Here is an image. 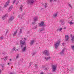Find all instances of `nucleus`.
Masks as SVG:
<instances>
[{
	"label": "nucleus",
	"instance_id": "f257e3e1",
	"mask_svg": "<svg viewBox=\"0 0 74 74\" xmlns=\"http://www.w3.org/2000/svg\"><path fill=\"white\" fill-rule=\"evenodd\" d=\"M60 40H58L56 44H55V49H57L58 48L59 45H60Z\"/></svg>",
	"mask_w": 74,
	"mask_h": 74
},
{
	"label": "nucleus",
	"instance_id": "f03ea898",
	"mask_svg": "<svg viewBox=\"0 0 74 74\" xmlns=\"http://www.w3.org/2000/svg\"><path fill=\"white\" fill-rule=\"evenodd\" d=\"M34 3V1L33 0H28L27 2L28 4H30V5H33Z\"/></svg>",
	"mask_w": 74,
	"mask_h": 74
},
{
	"label": "nucleus",
	"instance_id": "7ed1b4c3",
	"mask_svg": "<svg viewBox=\"0 0 74 74\" xmlns=\"http://www.w3.org/2000/svg\"><path fill=\"white\" fill-rule=\"evenodd\" d=\"M43 53L47 56H49V51L47 50H44L43 52Z\"/></svg>",
	"mask_w": 74,
	"mask_h": 74
},
{
	"label": "nucleus",
	"instance_id": "20e7f679",
	"mask_svg": "<svg viewBox=\"0 0 74 74\" xmlns=\"http://www.w3.org/2000/svg\"><path fill=\"white\" fill-rule=\"evenodd\" d=\"M20 42L21 45V47H23V45H25V41H23L22 40H20Z\"/></svg>",
	"mask_w": 74,
	"mask_h": 74
},
{
	"label": "nucleus",
	"instance_id": "39448f33",
	"mask_svg": "<svg viewBox=\"0 0 74 74\" xmlns=\"http://www.w3.org/2000/svg\"><path fill=\"white\" fill-rule=\"evenodd\" d=\"M52 72H55L56 71V66L55 65H52Z\"/></svg>",
	"mask_w": 74,
	"mask_h": 74
},
{
	"label": "nucleus",
	"instance_id": "423d86ee",
	"mask_svg": "<svg viewBox=\"0 0 74 74\" xmlns=\"http://www.w3.org/2000/svg\"><path fill=\"white\" fill-rule=\"evenodd\" d=\"M64 51H65L64 48L62 49V51L60 52V55H61L62 56H63V55H64Z\"/></svg>",
	"mask_w": 74,
	"mask_h": 74
},
{
	"label": "nucleus",
	"instance_id": "0eeeda50",
	"mask_svg": "<svg viewBox=\"0 0 74 74\" xmlns=\"http://www.w3.org/2000/svg\"><path fill=\"white\" fill-rule=\"evenodd\" d=\"M10 2V0H8V1L7 2L6 4L4 5L5 7H6L8 6Z\"/></svg>",
	"mask_w": 74,
	"mask_h": 74
},
{
	"label": "nucleus",
	"instance_id": "6e6552de",
	"mask_svg": "<svg viewBox=\"0 0 74 74\" xmlns=\"http://www.w3.org/2000/svg\"><path fill=\"white\" fill-rule=\"evenodd\" d=\"M40 26H43V27H45L46 25L44 24V23L43 22H41V23L40 24Z\"/></svg>",
	"mask_w": 74,
	"mask_h": 74
},
{
	"label": "nucleus",
	"instance_id": "1a4fd4ad",
	"mask_svg": "<svg viewBox=\"0 0 74 74\" xmlns=\"http://www.w3.org/2000/svg\"><path fill=\"white\" fill-rule=\"evenodd\" d=\"M7 17H8V15L6 14L5 15L3 16L2 17V19L3 20L5 19V18H6Z\"/></svg>",
	"mask_w": 74,
	"mask_h": 74
},
{
	"label": "nucleus",
	"instance_id": "9d476101",
	"mask_svg": "<svg viewBox=\"0 0 74 74\" xmlns=\"http://www.w3.org/2000/svg\"><path fill=\"white\" fill-rule=\"evenodd\" d=\"M14 16H12L10 17L9 19L10 21H12L13 19H14Z\"/></svg>",
	"mask_w": 74,
	"mask_h": 74
},
{
	"label": "nucleus",
	"instance_id": "9b49d317",
	"mask_svg": "<svg viewBox=\"0 0 74 74\" xmlns=\"http://www.w3.org/2000/svg\"><path fill=\"white\" fill-rule=\"evenodd\" d=\"M60 22H61L62 25H64V21L63 19L61 20Z\"/></svg>",
	"mask_w": 74,
	"mask_h": 74
},
{
	"label": "nucleus",
	"instance_id": "f8f14e48",
	"mask_svg": "<svg viewBox=\"0 0 74 74\" xmlns=\"http://www.w3.org/2000/svg\"><path fill=\"white\" fill-rule=\"evenodd\" d=\"M71 41H72V43H74V36H73V37L71 38Z\"/></svg>",
	"mask_w": 74,
	"mask_h": 74
},
{
	"label": "nucleus",
	"instance_id": "ddd939ff",
	"mask_svg": "<svg viewBox=\"0 0 74 74\" xmlns=\"http://www.w3.org/2000/svg\"><path fill=\"white\" fill-rule=\"evenodd\" d=\"M34 40H32L31 41L30 44L31 45H33V44H34Z\"/></svg>",
	"mask_w": 74,
	"mask_h": 74
},
{
	"label": "nucleus",
	"instance_id": "4468645a",
	"mask_svg": "<svg viewBox=\"0 0 74 74\" xmlns=\"http://www.w3.org/2000/svg\"><path fill=\"white\" fill-rule=\"evenodd\" d=\"M12 8H13V5H12L11 6L9 7L8 10L9 11H11L12 9Z\"/></svg>",
	"mask_w": 74,
	"mask_h": 74
},
{
	"label": "nucleus",
	"instance_id": "2eb2a0df",
	"mask_svg": "<svg viewBox=\"0 0 74 74\" xmlns=\"http://www.w3.org/2000/svg\"><path fill=\"white\" fill-rule=\"evenodd\" d=\"M45 59H46V61H47V60H48L50 59H51V57H45Z\"/></svg>",
	"mask_w": 74,
	"mask_h": 74
},
{
	"label": "nucleus",
	"instance_id": "dca6fc26",
	"mask_svg": "<svg viewBox=\"0 0 74 74\" xmlns=\"http://www.w3.org/2000/svg\"><path fill=\"white\" fill-rule=\"evenodd\" d=\"M65 38H66V41H67L68 40L69 38V36H68V35H67L66 36V35Z\"/></svg>",
	"mask_w": 74,
	"mask_h": 74
},
{
	"label": "nucleus",
	"instance_id": "f3484780",
	"mask_svg": "<svg viewBox=\"0 0 74 74\" xmlns=\"http://www.w3.org/2000/svg\"><path fill=\"white\" fill-rule=\"evenodd\" d=\"M17 31L18 29H17L16 31L14 32V33L13 34V36H15V35H16V34L17 33Z\"/></svg>",
	"mask_w": 74,
	"mask_h": 74
},
{
	"label": "nucleus",
	"instance_id": "a211bd4d",
	"mask_svg": "<svg viewBox=\"0 0 74 74\" xmlns=\"http://www.w3.org/2000/svg\"><path fill=\"white\" fill-rule=\"evenodd\" d=\"M26 46H25L23 48L22 51H23V52H25V50H26Z\"/></svg>",
	"mask_w": 74,
	"mask_h": 74
},
{
	"label": "nucleus",
	"instance_id": "6ab92c4d",
	"mask_svg": "<svg viewBox=\"0 0 74 74\" xmlns=\"http://www.w3.org/2000/svg\"><path fill=\"white\" fill-rule=\"evenodd\" d=\"M57 0H50V3H52V1L54 2H57Z\"/></svg>",
	"mask_w": 74,
	"mask_h": 74
},
{
	"label": "nucleus",
	"instance_id": "aec40b11",
	"mask_svg": "<svg viewBox=\"0 0 74 74\" xmlns=\"http://www.w3.org/2000/svg\"><path fill=\"white\" fill-rule=\"evenodd\" d=\"M44 28H41L39 30L40 32H42V31H43V30H44Z\"/></svg>",
	"mask_w": 74,
	"mask_h": 74
},
{
	"label": "nucleus",
	"instance_id": "412c9836",
	"mask_svg": "<svg viewBox=\"0 0 74 74\" xmlns=\"http://www.w3.org/2000/svg\"><path fill=\"white\" fill-rule=\"evenodd\" d=\"M57 15H58V13H56L55 14H53V16L54 17H56V16Z\"/></svg>",
	"mask_w": 74,
	"mask_h": 74
},
{
	"label": "nucleus",
	"instance_id": "4be33fe9",
	"mask_svg": "<svg viewBox=\"0 0 74 74\" xmlns=\"http://www.w3.org/2000/svg\"><path fill=\"white\" fill-rule=\"evenodd\" d=\"M22 7H23V6L22 5L20 7V9L21 10V11H22Z\"/></svg>",
	"mask_w": 74,
	"mask_h": 74
},
{
	"label": "nucleus",
	"instance_id": "5701e85b",
	"mask_svg": "<svg viewBox=\"0 0 74 74\" xmlns=\"http://www.w3.org/2000/svg\"><path fill=\"white\" fill-rule=\"evenodd\" d=\"M15 49H16L15 47H14L12 50V51H13V52H14V51H15Z\"/></svg>",
	"mask_w": 74,
	"mask_h": 74
},
{
	"label": "nucleus",
	"instance_id": "b1692460",
	"mask_svg": "<svg viewBox=\"0 0 74 74\" xmlns=\"http://www.w3.org/2000/svg\"><path fill=\"white\" fill-rule=\"evenodd\" d=\"M7 56H5L4 58H3V59H4V60L5 61H6L7 60Z\"/></svg>",
	"mask_w": 74,
	"mask_h": 74
},
{
	"label": "nucleus",
	"instance_id": "393cba45",
	"mask_svg": "<svg viewBox=\"0 0 74 74\" xmlns=\"http://www.w3.org/2000/svg\"><path fill=\"white\" fill-rule=\"evenodd\" d=\"M70 71H71V72H72L73 71V68H71Z\"/></svg>",
	"mask_w": 74,
	"mask_h": 74
},
{
	"label": "nucleus",
	"instance_id": "a878e982",
	"mask_svg": "<svg viewBox=\"0 0 74 74\" xmlns=\"http://www.w3.org/2000/svg\"><path fill=\"white\" fill-rule=\"evenodd\" d=\"M32 62H30L29 64V67H30V66H31V65H32Z\"/></svg>",
	"mask_w": 74,
	"mask_h": 74
},
{
	"label": "nucleus",
	"instance_id": "bb28decb",
	"mask_svg": "<svg viewBox=\"0 0 74 74\" xmlns=\"http://www.w3.org/2000/svg\"><path fill=\"white\" fill-rule=\"evenodd\" d=\"M47 3H45V8H47Z\"/></svg>",
	"mask_w": 74,
	"mask_h": 74
},
{
	"label": "nucleus",
	"instance_id": "cd10ccee",
	"mask_svg": "<svg viewBox=\"0 0 74 74\" xmlns=\"http://www.w3.org/2000/svg\"><path fill=\"white\" fill-rule=\"evenodd\" d=\"M2 54H3V55H5V54H6V53L4 52H3L2 53Z\"/></svg>",
	"mask_w": 74,
	"mask_h": 74
},
{
	"label": "nucleus",
	"instance_id": "c85d7f7f",
	"mask_svg": "<svg viewBox=\"0 0 74 74\" xmlns=\"http://www.w3.org/2000/svg\"><path fill=\"white\" fill-rule=\"evenodd\" d=\"M69 6L70 7H71V8H72V6H71V4H69Z\"/></svg>",
	"mask_w": 74,
	"mask_h": 74
},
{
	"label": "nucleus",
	"instance_id": "c756f323",
	"mask_svg": "<svg viewBox=\"0 0 74 74\" xmlns=\"http://www.w3.org/2000/svg\"><path fill=\"white\" fill-rule=\"evenodd\" d=\"M37 18H34V22H36V21H37Z\"/></svg>",
	"mask_w": 74,
	"mask_h": 74
},
{
	"label": "nucleus",
	"instance_id": "7c9ffc66",
	"mask_svg": "<svg viewBox=\"0 0 74 74\" xmlns=\"http://www.w3.org/2000/svg\"><path fill=\"white\" fill-rule=\"evenodd\" d=\"M19 33L20 34H21L22 33V29H21L20 30V32H19Z\"/></svg>",
	"mask_w": 74,
	"mask_h": 74
},
{
	"label": "nucleus",
	"instance_id": "2f4dec72",
	"mask_svg": "<svg viewBox=\"0 0 74 74\" xmlns=\"http://www.w3.org/2000/svg\"><path fill=\"white\" fill-rule=\"evenodd\" d=\"M62 30V28H60L59 29V32H60V31H61V30Z\"/></svg>",
	"mask_w": 74,
	"mask_h": 74
},
{
	"label": "nucleus",
	"instance_id": "473e14b6",
	"mask_svg": "<svg viewBox=\"0 0 74 74\" xmlns=\"http://www.w3.org/2000/svg\"><path fill=\"white\" fill-rule=\"evenodd\" d=\"M18 58H19V54H18L16 56V58L18 59Z\"/></svg>",
	"mask_w": 74,
	"mask_h": 74
},
{
	"label": "nucleus",
	"instance_id": "72a5a7b5",
	"mask_svg": "<svg viewBox=\"0 0 74 74\" xmlns=\"http://www.w3.org/2000/svg\"><path fill=\"white\" fill-rule=\"evenodd\" d=\"M70 25L73 24H74V23H72V22L71 21L70 23Z\"/></svg>",
	"mask_w": 74,
	"mask_h": 74
},
{
	"label": "nucleus",
	"instance_id": "f704fd0d",
	"mask_svg": "<svg viewBox=\"0 0 74 74\" xmlns=\"http://www.w3.org/2000/svg\"><path fill=\"white\" fill-rule=\"evenodd\" d=\"M37 28L36 27H34L33 28V29H36Z\"/></svg>",
	"mask_w": 74,
	"mask_h": 74
},
{
	"label": "nucleus",
	"instance_id": "c9c22d12",
	"mask_svg": "<svg viewBox=\"0 0 74 74\" xmlns=\"http://www.w3.org/2000/svg\"><path fill=\"white\" fill-rule=\"evenodd\" d=\"M36 53H34L33 54L32 56H34L36 55Z\"/></svg>",
	"mask_w": 74,
	"mask_h": 74
},
{
	"label": "nucleus",
	"instance_id": "e433bc0d",
	"mask_svg": "<svg viewBox=\"0 0 74 74\" xmlns=\"http://www.w3.org/2000/svg\"><path fill=\"white\" fill-rule=\"evenodd\" d=\"M35 24H36V23H35V22H32V25H35Z\"/></svg>",
	"mask_w": 74,
	"mask_h": 74
},
{
	"label": "nucleus",
	"instance_id": "4c0bfd02",
	"mask_svg": "<svg viewBox=\"0 0 74 74\" xmlns=\"http://www.w3.org/2000/svg\"><path fill=\"white\" fill-rule=\"evenodd\" d=\"M15 2H16V0H14V1L13 2V4H14V3H15Z\"/></svg>",
	"mask_w": 74,
	"mask_h": 74
},
{
	"label": "nucleus",
	"instance_id": "58836bf2",
	"mask_svg": "<svg viewBox=\"0 0 74 74\" xmlns=\"http://www.w3.org/2000/svg\"><path fill=\"white\" fill-rule=\"evenodd\" d=\"M35 66L36 69H37L38 68V66H37V65H35Z\"/></svg>",
	"mask_w": 74,
	"mask_h": 74
},
{
	"label": "nucleus",
	"instance_id": "ea45409f",
	"mask_svg": "<svg viewBox=\"0 0 74 74\" xmlns=\"http://www.w3.org/2000/svg\"><path fill=\"white\" fill-rule=\"evenodd\" d=\"M8 33V30H7L6 31V32L5 33V34H7V33Z\"/></svg>",
	"mask_w": 74,
	"mask_h": 74
},
{
	"label": "nucleus",
	"instance_id": "a19ab883",
	"mask_svg": "<svg viewBox=\"0 0 74 74\" xmlns=\"http://www.w3.org/2000/svg\"><path fill=\"white\" fill-rule=\"evenodd\" d=\"M49 69V68H46L45 69V70H48Z\"/></svg>",
	"mask_w": 74,
	"mask_h": 74
},
{
	"label": "nucleus",
	"instance_id": "79ce46f5",
	"mask_svg": "<svg viewBox=\"0 0 74 74\" xmlns=\"http://www.w3.org/2000/svg\"><path fill=\"white\" fill-rule=\"evenodd\" d=\"M72 48L74 50V46H72Z\"/></svg>",
	"mask_w": 74,
	"mask_h": 74
},
{
	"label": "nucleus",
	"instance_id": "37998d69",
	"mask_svg": "<svg viewBox=\"0 0 74 74\" xmlns=\"http://www.w3.org/2000/svg\"><path fill=\"white\" fill-rule=\"evenodd\" d=\"M18 3H19V1H18L16 3V5H17V4H18Z\"/></svg>",
	"mask_w": 74,
	"mask_h": 74
},
{
	"label": "nucleus",
	"instance_id": "c03bdc74",
	"mask_svg": "<svg viewBox=\"0 0 74 74\" xmlns=\"http://www.w3.org/2000/svg\"><path fill=\"white\" fill-rule=\"evenodd\" d=\"M20 16H21V15H18V18H21V17Z\"/></svg>",
	"mask_w": 74,
	"mask_h": 74
},
{
	"label": "nucleus",
	"instance_id": "a18cd8bd",
	"mask_svg": "<svg viewBox=\"0 0 74 74\" xmlns=\"http://www.w3.org/2000/svg\"><path fill=\"white\" fill-rule=\"evenodd\" d=\"M24 41H26V38H24Z\"/></svg>",
	"mask_w": 74,
	"mask_h": 74
},
{
	"label": "nucleus",
	"instance_id": "49530a36",
	"mask_svg": "<svg viewBox=\"0 0 74 74\" xmlns=\"http://www.w3.org/2000/svg\"><path fill=\"white\" fill-rule=\"evenodd\" d=\"M72 36L73 35H72V34L71 35V38H72V37H73Z\"/></svg>",
	"mask_w": 74,
	"mask_h": 74
},
{
	"label": "nucleus",
	"instance_id": "de8ad7c7",
	"mask_svg": "<svg viewBox=\"0 0 74 74\" xmlns=\"http://www.w3.org/2000/svg\"><path fill=\"white\" fill-rule=\"evenodd\" d=\"M0 38H1V39L2 40V39H3V37H0Z\"/></svg>",
	"mask_w": 74,
	"mask_h": 74
},
{
	"label": "nucleus",
	"instance_id": "09e8293b",
	"mask_svg": "<svg viewBox=\"0 0 74 74\" xmlns=\"http://www.w3.org/2000/svg\"><path fill=\"white\" fill-rule=\"evenodd\" d=\"M23 15H25V13H23L22 14V16H23Z\"/></svg>",
	"mask_w": 74,
	"mask_h": 74
},
{
	"label": "nucleus",
	"instance_id": "8fccbe9b",
	"mask_svg": "<svg viewBox=\"0 0 74 74\" xmlns=\"http://www.w3.org/2000/svg\"><path fill=\"white\" fill-rule=\"evenodd\" d=\"M59 29H58L57 30V32H58V31H59Z\"/></svg>",
	"mask_w": 74,
	"mask_h": 74
},
{
	"label": "nucleus",
	"instance_id": "3c124183",
	"mask_svg": "<svg viewBox=\"0 0 74 74\" xmlns=\"http://www.w3.org/2000/svg\"><path fill=\"white\" fill-rule=\"evenodd\" d=\"M44 74V73L41 72V73H40V74Z\"/></svg>",
	"mask_w": 74,
	"mask_h": 74
},
{
	"label": "nucleus",
	"instance_id": "603ef678",
	"mask_svg": "<svg viewBox=\"0 0 74 74\" xmlns=\"http://www.w3.org/2000/svg\"><path fill=\"white\" fill-rule=\"evenodd\" d=\"M1 10V6H0V11Z\"/></svg>",
	"mask_w": 74,
	"mask_h": 74
},
{
	"label": "nucleus",
	"instance_id": "864d4df0",
	"mask_svg": "<svg viewBox=\"0 0 74 74\" xmlns=\"http://www.w3.org/2000/svg\"><path fill=\"white\" fill-rule=\"evenodd\" d=\"M1 70L0 69V73H1Z\"/></svg>",
	"mask_w": 74,
	"mask_h": 74
},
{
	"label": "nucleus",
	"instance_id": "5fc2aeb1",
	"mask_svg": "<svg viewBox=\"0 0 74 74\" xmlns=\"http://www.w3.org/2000/svg\"><path fill=\"white\" fill-rule=\"evenodd\" d=\"M64 43H62V45H64Z\"/></svg>",
	"mask_w": 74,
	"mask_h": 74
},
{
	"label": "nucleus",
	"instance_id": "6e6d98bb",
	"mask_svg": "<svg viewBox=\"0 0 74 74\" xmlns=\"http://www.w3.org/2000/svg\"><path fill=\"white\" fill-rule=\"evenodd\" d=\"M10 74H13L12 73H10Z\"/></svg>",
	"mask_w": 74,
	"mask_h": 74
},
{
	"label": "nucleus",
	"instance_id": "4d7b16f0",
	"mask_svg": "<svg viewBox=\"0 0 74 74\" xmlns=\"http://www.w3.org/2000/svg\"><path fill=\"white\" fill-rule=\"evenodd\" d=\"M9 64H10V63H8V65H9Z\"/></svg>",
	"mask_w": 74,
	"mask_h": 74
},
{
	"label": "nucleus",
	"instance_id": "13d9d810",
	"mask_svg": "<svg viewBox=\"0 0 74 74\" xmlns=\"http://www.w3.org/2000/svg\"><path fill=\"white\" fill-rule=\"evenodd\" d=\"M64 29H66V27H64Z\"/></svg>",
	"mask_w": 74,
	"mask_h": 74
},
{
	"label": "nucleus",
	"instance_id": "bf43d9fd",
	"mask_svg": "<svg viewBox=\"0 0 74 74\" xmlns=\"http://www.w3.org/2000/svg\"><path fill=\"white\" fill-rule=\"evenodd\" d=\"M10 61H11V59H10Z\"/></svg>",
	"mask_w": 74,
	"mask_h": 74
},
{
	"label": "nucleus",
	"instance_id": "052dcab7",
	"mask_svg": "<svg viewBox=\"0 0 74 74\" xmlns=\"http://www.w3.org/2000/svg\"><path fill=\"white\" fill-rule=\"evenodd\" d=\"M22 16H21V19H22Z\"/></svg>",
	"mask_w": 74,
	"mask_h": 74
},
{
	"label": "nucleus",
	"instance_id": "680f3d73",
	"mask_svg": "<svg viewBox=\"0 0 74 74\" xmlns=\"http://www.w3.org/2000/svg\"><path fill=\"white\" fill-rule=\"evenodd\" d=\"M2 67H3V66H2Z\"/></svg>",
	"mask_w": 74,
	"mask_h": 74
},
{
	"label": "nucleus",
	"instance_id": "e2e57ef3",
	"mask_svg": "<svg viewBox=\"0 0 74 74\" xmlns=\"http://www.w3.org/2000/svg\"><path fill=\"white\" fill-rule=\"evenodd\" d=\"M16 50V51H18V49H17Z\"/></svg>",
	"mask_w": 74,
	"mask_h": 74
},
{
	"label": "nucleus",
	"instance_id": "0e129e2a",
	"mask_svg": "<svg viewBox=\"0 0 74 74\" xmlns=\"http://www.w3.org/2000/svg\"><path fill=\"white\" fill-rule=\"evenodd\" d=\"M67 70H69V69H67Z\"/></svg>",
	"mask_w": 74,
	"mask_h": 74
},
{
	"label": "nucleus",
	"instance_id": "69168bd1",
	"mask_svg": "<svg viewBox=\"0 0 74 74\" xmlns=\"http://www.w3.org/2000/svg\"><path fill=\"white\" fill-rule=\"evenodd\" d=\"M39 48H40V47H39Z\"/></svg>",
	"mask_w": 74,
	"mask_h": 74
},
{
	"label": "nucleus",
	"instance_id": "338daca9",
	"mask_svg": "<svg viewBox=\"0 0 74 74\" xmlns=\"http://www.w3.org/2000/svg\"><path fill=\"white\" fill-rule=\"evenodd\" d=\"M22 40H23V38H22Z\"/></svg>",
	"mask_w": 74,
	"mask_h": 74
},
{
	"label": "nucleus",
	"instance_id": "774afa93",
	"mask_svg": "<svg viewBox=\"0 0 74 74\" xmlns=\"http://www.w3.org/2000/svg\"><path fill=\"white\" fill-rule=\"evenodd\" d=\"M15 52H16V50H15Z\"/></svg>",
	"mask_w": 74,
	"mask_h": 74
}]
</instances>
